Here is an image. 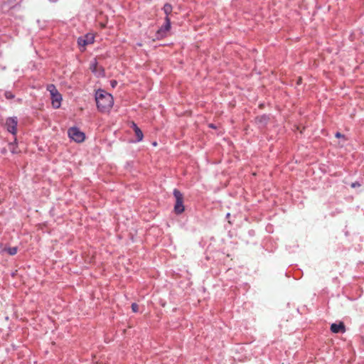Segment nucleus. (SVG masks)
Instances as JSON below:
<instances>
[{
  "mask_svg": "<svg viewBox=\"0 0 364 364\" xmlns=\"http://www.w3.org/2000/svg\"><path fill=\"white\" fill-rule=\"evenodd\" d=\"M135 135L136 136V141H141L143 139L144 135L141 130L139 127H136L134 130Z\"/></svg>",
  "mask_w": 364,
  "mask_h": 364,
  "instance_id": "9b49d317",
  "label": "nucleus"
},
{
  "mask_svg": "<svg viewBox=\"0 0 364 364\" xmlns=\"http://www.w3.org/2000/svg\"><path fill=\"white\" fill-rule=\"evenodd\" d=\"M171 28V20L169 17H165V23L157 31L158 37H164L167 31Z\"/></svg>",
  "mask_w": 364,
  "mask_h": 364,
  "instance_id": "0eeeda50",
  "label": "nucleus"
},
{
  "mask_svg": "<svg viewBox=\"0 0 364 364\" xmlns=\"http://www.w3.org/2000/svg\"><path fill=\"white\" fill-rule=\"evenodd\" d=\"M230 213H228V214H227V215H226V217H227V218H230Z\"/></svg>",
  "mask_w": 364,
  "mask_h": 364,
  "instance_id": "412c9836",
  "label": "nucleus"
},
{
  "mask_svg": "<svg viewBox=\"0 0 364 364\" xmlns=\"http://www.w3.org/2000/svg\"><path fill=\"white\" fill-rule=\"evenodd\" d=\"M17 124L18 119L16 117H9L6 119V129L9 132L11 133L13 135H16L17 132Z\"/></svg>",
  "mask_w": 364,
  "mask_h": 364,
  "instance_id": "39448f33",
  "label": "nucleus"
},
{
  "mask_svg": "<svg viewBox=\"0 0 364 364\" xmlns=\"http://www.w3.org/2000/svg\"><path fill=\"white\" fill-rule=\"evenodd\" d=\"M95 101L98 110L102 112H108L114 104L112 95L103 90H98L96 92Z\"/></svg>",
  "mask_w": 364,
  "mask_h": 364,
  "instance_id": "f257e3e1",
  "label": "nucleus"
},
{
  "mask_svg": "<svg viewBox=\"0 0 364 364\" xmlns=\"http://www.w3.org/2000/svg\"><path fill=\"white\" fill-rule=\"evenodd\" d=\"M110 85L112 87H115L117 85V82L114 80L110 81Z\"/></svg>",
  "mask_w": 364,
  "mask_h": 364,
  "instance_id": "dca6fc26",
  "label": "nucleus"
},
{
  "mask_svg": "<svg viewBox=\"0 0 364 364\" xmlns=\"http://www.w3.org/2000/svg\"><path fill=\"white\" fill-rule=\"evenodd\" d=\"M173 193L176 199L174 211L176 214H181L184 211L183 196L181 191L176 188L173 190Z\"/></svg>",
  "mask_w": 364,
  "mask_h": 364,
  "instance_id": "7ed1b4c3",
  "label": "nucleus"
},
{
  "mask_svg": "<svg viewBox=\"0 0 364 364\" xmlns=\"http://www.w3.org/2000/svg\"><path fill=\"white\" fill-rule=\"evenodd\" d=\"M335 136H336L337 138H340V137H341V136H342V135H341V133L337 132V133L336 134V135H335Z\"/></svg>",
  "mask_w": 364,
  "mask_h": 364,
  "instance_id": "6ab92c4d",
  "label": "nucleus"
},
{
  "mask_svg": "<svg viewBox=\"0 0 364 364\" xmlns=\"http://www.w3.org/2000/svg\"><path fill=\"white\" fill-rule=\"evenodd\" d=\"M5 97L7 99H12L14 97V95L11 92H6Z\"/></svg>",
  "mask_w": 364,
  "mask_h": 364,
  "instance_id": "2eb2a0df",
  "label": "nucleus"
},
{
  "mask_svg": "<svg viewBox=\"0 0 364 364\" xmlns=\"http://www.w3.org/2000/svg\"><path fill=\"white\" fill-rule=\"evenodd\" d=\"M172 9H173L172 6L168 3L165 4L163 7L164 12L168 17V15L172 12Z\"/></svg>",
  "mask_w": 364,
  "mask_h": 364,
  "instance_id": "9d476101",
  "label": "nucleus"
},
{
  "mask_svg": "<svg viewBox=\"0 0 364 364\" xmlns=\"http://www.w3.org/2000/svg\"><path fill=\"white\" fill-rule=\"evenodd\" d=\"M4 252H6L9 255H15L18 252V247H2V245L0 243V253Z\"/></svg>",
  "mask_w": 364,
  "mask_h": 364,
  "instance_id": "1a4fd4ad",
  "label": "nucleus"
},
{
  "mask_svg": "<svg viewBox=\"0 0 364 364\" xmlns=\"http://www.w3.org/2000/svg\"><path fill=\"white\" fill-rule=\"evenodd\" d=\"M132 129L134 131L136 129V127H137V125L134 122H132Z\"/></svg>",
  "mask_w": 364,
  "mask_h": 364,
  "instance_id": "a211bd4d",
  "label": "nucleus"
},
{
  "mask_svg": "<svg viewBox=\"0 0 364 364\" xmlns=\"http://www.w3.org/2000/svg\"><path fill=\"white\" fill-rule=\"evenodd\" d=\"M256 121L259 123L265 124L267 122V117L266 116L257 117Z\"/></svg>",
  "mask_w": 364,
  "mask_h": 364,
  "instance_id": "f8f14e48",
  "label": "nucleus"
},
{
  "mask_svg": "<svg viewBox=\"0 0 364 364\" xmlns=\"http://www.w3.org/2000/svg\"><path fill=\"white\" fill-rule=\"evenodd\" d=\"M331 331L334 333H338L340 332H345L346 327L343 322H340L339 323H332L331 326Z\"/></svg>",
  "mask_w": 364,
  "mask_h": 364,
  "instance_id": "6e6552de",
  "label": "nucleus"
},
{
  "mask_svg": "<svg viewBox=\"0 0 364 364\" xmlns=\"http://www.w3.org/2000/svg\"><path fill=\"white\" fill-rule=\"evenodd\" d=\"M95 37L91 33H87L84 36L79 37L77 44L80 47L85 48L86 46L94 43Z\"/></svg>",
  "mask_w": 364,
  "mask_h": 364,
  "instance_id": "423d86ee",
  "label": "nucleus"
},
{
  "mask_svg": "<svg viewBox=\"0 0 364 364\" xmlns=\"http://www.w3.org/2000/svg\"><path fill=\"white\" fill-rule=\"evenodd\" d=\"M209 127H211V128H213V129L215 128V127L213 124H210Z\"/></svg>",
  "mask_w": 364,
  "mask_h": 364,
  "instance_id": "aec40b11",
  "label": "nucleus"
},
{
  "mask_svg": "<svg viewBox=\"0 0 364 364\" xmlns=\"http://www.w3.org/2000/svg\"><path fill=\"white\" fill-rule=\"evenodd\" d=\"M132 309L134 312H137L139 311V306L136 303H133L132 304Z\"/></svg>",
  "mask_w": 364,
  "mask_h": 364,
  "instance_id": "4468645a",
  "label": "nucleus"
},
{
  "mask_svg": "<svg viewBox=\"0 0 364 364\" xmlns=\"http://www.w3.org/2000/svg\"><path fill=\"white\" fill-rule=\"evenodd\" d=\"M68 133L69 137L77 143L82 142L85 140V134L77 127L70 128Z\"/></svg>",
  "mask_w": 364,
  "mask_h": 364,
  "instance_id": "20e7f679",
  "label": "nucleus"
},
{
  "mask_svg": "<svg viewBox=\"0 0 364 364\" xmlns=\"http://www.w3.org/2000/svg\"><path fill=\"white\" fill-rule=\"evenodd\" d=\"M360 186V184L358 182H355L351 184V187H353V188Z\"/></svg>",
  "mask_w": 364,
  "mask_h": 364,
  "instance_id": "f3484780",
  "label": "nucleus"
},
{
  "mask_svg": "<svg viewBox=\"0 0 364 364\" xmlns=\"http://www.w3.org/2000/svg\"><path fill=\"white\" fill-rule=\"evenodd\" d=\"M97 64V63L96 60H94V61L90 63V68L91 69V70L93 73L96 72Z\"/></svg>",
  "mask_w": 364,
  "mask_h": 364,
  "instance_id": "ddd939ff",
  "label": "nucleus"
},
{
  "mask_svg": "<svg viewBox=\"0 0 364 364\" xmlns=\"http://www.w3.org/2000/svg\"><path fill=\"white\" fill-rule=\"evenodd\" d=\"M47 90L50 92L51 96L52 106L55 109H58L60 107L62 96L58 92L55 86L53 84L48 85Z\"/></svg>",
  "mask_w": 364,
  "mask_h": 364,
  "instance_id": "f03ea898",
  "label": "nucleus"
}]
</instances>
